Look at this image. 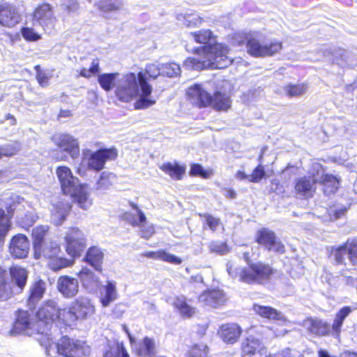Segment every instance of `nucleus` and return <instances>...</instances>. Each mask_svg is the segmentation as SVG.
Wrapping results in <instances>:
<instances>
[{
    "instance_id": "34",
    "label": "nucleus",
    "mask_w": 357,
    "mask_h": 357,
    "mask_svg": "<svg viewBox=\"0 0 357 357\" xmlns=\"http://www.w3.org/2000/svg\"><path fill=\"white\" fill-rule=\"evenodd\" d=\"M34 252L35 257L37 259L43 256L50 259L59 255L60 247L56 242L47 241L40 245V250H34Z\"/></svg>"
},
{
    "instance_id": "61",
    "label": "nucleus",
    "mask_w": 357,
    "mask_h": 357,
    "mask_svg": "<svg viewBox=\"0 0 357 357\" xmlns=\"http://www.w3.org/2000/svg\"><path fill=\"white\" fill-rule=\"evenodd\" d=\"M35 70L36 71V79L38 84L43 87L47 86L49 84L50 76L42 70L39 66H35Z\"/></svg>"
},
{
    "instance_id": "41",
    "label": "nucleus",
    "mask_w": 357,
    "mask_h": 357,
    "mask_svg": "<svg viewBox=\"0 0 357 357\" xmlns=\"http://www.w3.org/2000/svg\"><path fill=\"white\" fill-rule=\"evenodd\" d=\"M351 312V309L349 307H344L337 312L331 326L332 333L334 336L340 335L343 322Z\"/></svg>"
},
{
    "instance_id": "51",
    "label": "nucleus",
    "mask_w": 357,
    "mask_h": 357,
    "mask_svg": "<svg viewBox=\"0 0 357 357\" xmlns=\"http://www.w3.org/2000/svg\"><path fill=\"white\" fill-rule=\"evenodd\" d=\"M181 68L175 63H167L162 64V75L169 77H174L179 75Z\"/></svg>"
},
{
    "instance_id": "10",
    "label": "nucleus",
    "mask_w": 357,
    "mask_h": 357,
    "mask_svg": "<svg viewBox=\"0 0 357 357\" xmlns=\"http://www.w3.org/2000/svg\"><path fill=\"white\" fill-rule=\"evenodd\" d=\"M116 156L115 149H100L93 153L89 151L84 152V159H88L89 167L96 171L102 169L107 160H114Z\"/></svg>"
},
{
    "instance_id": "38",
    "label": "nucleus",
    "mask_w": 357,
    "mask_h": 357,
    "mask_svg": "<svg viewBox=\"0 0 357 357\" xmlns=\"http://www.w3.org/2000/svg\"><path fill=\"white\" fill-rule=\"evenodd\" d=\"M142 255L148 258L160 259L174 264H180L182 262V259L180 257L162 250H158L157 252H146Z\"/></svg>"
},
{
    "instance_id": "50",
    "label": "nucleus",
    "mask_w": 357,
    "mask_h": 357,
    "mask_svg": "<svg viewBox=\"0 0 357 357\" xmlns=\"http://www.w3.org/2000/svg\"><path fill=\"white\" fill-rule=\"evenodd\" d=\"M10 221L6 215L5 211L0 208V242L3 241L10 228Z\"/></svg>"
},
{
    "instance_id": "43",
    "label": "nucleus",
    "mask_w": 357,
    "mask_h": 357,
    "mask_svg": "<svg viewBox=\"0 0 357 357\" xmlns=\"http://www.w3.org/2000/svg\"><path fill=\"white\" fill-rule=\"evenodd\" d=\"M119 76V73H104L98 76V81L105 91H109L114 86H116L115 81H117Z\"/></svg>"
},
{
    "instance_id": "32",
    "label": "nucleus",
    "mask_w": 357,
    "mask_h": 357,
    "mask_svg": "<svg viewBox=\"0 0 357 357\" xmlns=\"http://www.w3.org/2000/svg\"><path fill=\"white\" fill-rule=\"evenodd\" d=\"M231 101L227 93L215 91L213 96H211L208 106L218 111H227L231 107Z\"/></svg>"
},
{
    "instance_id": "37",
    "label": "nucleus",
    "mask_w": 357,
    "mask_h": 357,
    "mask_svg": "<svg viewBox=\"0 0 357 357\" xmlns=\"http://www.w3.org/2000/svg\"><path fill=\"white\" fill-rule=\"evenodd\" d=\"M70 196L74 197L79 206L83 209H88L92 204V201L89 197V192L86 185L79 186Z\"/></svg>"
},
{
    "instance_id": "46",
    "label": "nucleus",
    "mask_w": 357,
    "mask_h": 357,
    "mask_svg": "<svg viewBox=\"0 0 357 357\" xmlns=\"http://www.w3.org/2000/svg\"><path fill=\"white\" fill-rule=\"evenodd\" d=\"M115 176L108 172H102L96 183L97 190H106L112 185Z\"/></svg>"
},
{
    "instance_id": "29",
    "label": "nucleus",
    "mask_w": 357,
    "mask_h": 357,
    "mask_svg": "<svg viewBox=\"0 0 357 357\" xmlns=\"http://www.w3.org/2000/svg\"><path fill=\"white\" fill-rule=\"evenodd\" d=\"M103 258L104 254L102 250L98 247L93 246L87 250L84 260L96 270L101 271Z\"/></svg>"
},
{
    "instance_id": "27",
    "label": "nucleus",
    "mask_w": 357,
    "mask_h": 357,
    "mask_svg": "<svg viewBox=\"0 0 357 357\" xmlns=\"http://www.w3.org/2000/svg\"><path fill=\"white\" fill-rule=\"evenodd\" d=\"M100 294V303L102 307H108L118 297L116 282L107 281V284L102 287Z\"/></svg>"
},
{
    "instance_id": "60",
    "label": "nucleus",
    "mask_w": 357,
    "mask_h": 357,
    "mask_svg": "<svg viewBox=\"0 0 357 357\" xmlns=\"http://www.w3.org/2000/svg\"><path fill=\"white\" fill-rule=\"evenodd\" d=\"M18 148L13 144L0 146V159L2 157H10L17 153Z\"/></svg>"
},
{
    "instance_id": "58",
    "label": "nucleus",
    "mask_w": 357,
    "mask_h": 357,
    "mask_svg": "<svg viewBox=\"0 0 357 357\" xmlns=\"http://www.w3.org/2000/svg\"><path fill=\"white\" fill-rule=\"evenodd\" d=\"M22 35L28 41H37L41 38V36L36 33L33 29L24 27L22 29Z\"/></svg>"
},
{
    "instance_id": "52",
    "label": "nucleus",
    "mask_w": 357,
    "mask_h": 357,
    "mask_svg": "<svg viewBox=\"0 0 357 357\" xmlns=\"http://www.w3.org/2000/svg\"><path fill=\"white\" fill-rule=\"evenodd\" d=\"M69 265L70 261L68 259L59 257L58 255L51 258L48 262V266L54 271L60 270L68 266Z\"/></svg>"
},
{
    "instance_id": "36",
    "label": "nucleus",
    "mask_w": 357,
    "mask_h": 357,
    "mask_svg": "<svg viewBox=\"0 0 357 357\" xmlns=\"http://www.w3.org/2000/svg\"><path fill=\"white\" fill-rule=\"evenodd\" d=\"M10 275L13 282L15 283L18 290L21 291L25 287L28 278V272L20 266L10 268Z\"/></svg>"
},
{
    "instance_id": "9",
    "label": "nucleus",
    "mask_w": 357,
    "mask_h": 357,
    "mask_svg": "<svg viewBox=\"0 0 357 357\" xmlns=\"http://www.w3.org/2000/svg\"><path fill=\"white\" fill-rule=\"evenodd\" d=\"M133 208L132 213H125V219L132 226L139 227L141 236L149 238L154 234V228L152 225H148L146 222V216L144 213L133 203L130 204Z\"/></svg>"
},
{
    "instance_id": "64",
    "label": "nucleus",
    "mask_w": 357,
    "mask_h": 357,
    "mask_svg": "<svg viewBox=\"0 0 357 357\" xmlns=\"http://www.w3.org/2000/svg\"><path fill=\"white\" fill-rule=\"evenodd\" d=\"M146 71L151 77L155 79L162 75V64L149 63L146 66Z\"/></svg>"
},
{
    "instance_id": "44",
    "label": "nucleus",
    "mask_w": 357,
    "mask_h": 357,
    "mask_svg": "<svg viewBox=\"0 0 357 357\" xmlns=\"http://www.w3.org/2000/svg\"><path fill=\"white\" fill-rule=\"evenodd\" d=\"M307 90V86L304 83L289 84L283 86L284 93L289 98L301 96L305 93Z\"/></svg>"
},
{
    "instance_id": "53",
    "label": "nucleus",
    "mask_w": 357,
    "mask_h": 357,
    "mask_svg": "<svg viewBox=\"0 0 357 357\" xmlns=\"http://www.w3.org/2000/svg\"><path fill=\"white\" fill-rule=\"evenodd\" d=\"M193 39L199 43L206 44L212 38V32L210 30L204 29L191 33Z\"/></svg>"
},
{
    "instance_id": "20",
    "label": "nucleus",
    "mask_w": 357,
    "mask_h": 357,
    "mask_svg": "<svg viewBox=\"0 0 357 357\" xmlns=\"http://www.w3.org/2000/svg\"><path fill=\"white\" fill-rule=\"evenodd\" d=\"M314 175H317V173L313 172L312 176H303L296 181L294 188L299 197L307 199L314 195L316 190L315 184L317 183L314 181Z\"/></svg>"
},
{
    "instance_id": "55",
    "label": "nucleus",
    "mask_w": 357,
    "mask_h": 357,
    "mask_svg": "<svg viewBox=\"0 0 357 357\" xmlns=\"http://www.w3.org/2000/svg\"><path fill=\"white\" fill-rule=\"evenodd\" d=\"M208 354V347L206 345L200 344L193 346L190 351V357H206Z\"/></svg>"
},
{
    "instance_id": "13",
    "label": "nucleus",
    "mask_w": 357,
    "mask_h": 357,
    "mask_svg": "<svg viewBox=\"0 0 357 357\" xmlns=\"http://www.w3.org/2000/svg\"><path fill=\"white\" fill-rule=\"evenodd\" d=\"M61 355L64 357H82L89 354L88 348L78 340L63 337L60 340Z\"/></svg>"
},
{
    "instance_id": "5",
    "label": "nucleus",
    "mask_w": 357,
    "mask_h": 357,
    "mask_svg": "<svg viewBox=\"0 0 357 357\" xmlns=\"http://www.w3.org/2000/svg\"><path fill=\"white\" fill-rule=\"evenodd\" d=\"M62 312L63 309H59L55 301H48L45 303L36 314L37 334L43 335L45 332L50 331L56 319L61 320Z\"/></svg>"
},
{
    "instance_id": "39",
    "label": "nucleus",
    "mask_w": 357,
    "mask_h": 357,
    "mask_svg": "<svg viewBox=\"0 0 357 357\" xmlns=\"http://www.w3.org/2000/svg\"><path fill=\"white\" fill-rule=\"evenodd\" d=\"M165 174L175 180L181 179L185 172V167L180 165L177 162H166L160 167Z\"/></svg>"
},
{
    "instance_id": "47",
    "label": "nucleus",
    "mask_w": 357,
    "mask_h": 357,
    "mask_svg": "<svg viewBox=\"0 0 357 357\" xmlns=\"http://www.w3.org/2000/svg\"><path fill=\"white\" fill-rule=\"evenodd\" d=\"M66 183H61V186L63 193L70 195L75 193L79 186L83 185L79 183V179L73 176V175L72 176V178L67 179Z\"/></svg>"
},
{
    "instance_id": "14",
    "label": "nucleus",
    "mask_w": 357,
    "mask_h": 357,
    "mask_svg": "<svg viewBox=\"0 0 357 357\" xmlns=\"http://www.w3.org/2000/svg\"><path fill=\"white\" fill-rule=\"evenodd\" d=\"M54 144L63 151L68 153L73 158H77L79 155V147L77 140L68 134H56L53 136Z\"/></svg>"
},
{
    "instance_id": "48",
    "label": "nucleus",
    "mask_w": 357,
    "mask_h": 357,
    "mask_svg": "<svg viewBox=\"0 0 357 357\" xmlns=\"http://www.w3.org/2000/svg\"><path fill=\"white\" fill-rule=\"evenodd\" d=\"M104 357H129L123 344L116 343L109 347V350L107 351Z\"/></svg>"
},
{
    "instance_id": "11",
    "label": "nucleus",
    "mask_w": 357,
    "mask_h": 357,
    "mask_svg": "<svg viewBox=\"0 0 357 357\" xmlns=\"http://www.w3.org/2000/svg\"><path fill=\"white\" fill-rule=\"evenodd\" d=\"M331 255L339 264H345L346 256L351 264H357V240L347 241L344 245L333 248Z\"/></svg>"
},
{
    "instance_id": "63",
    "label": "nucleus",
    "mask_w": 357,
    "mask_h": 357,
    "mask_svg": "<svg viewBox=\"0 0 357 357\" xmlns=\"http://www.w3.org/2000/svg\"><path fill=\"white\" fill-rule=\"evenodd\" d=\"M190 173L194 176L199 175L205 178H209L212 174L211 171H205L203 167L198 164H194L191 166Z\"/></svg>"
},
{
    "instance_id": "7",
    "label": "nucleus",
    "mask_w": 357,
    "mask_h": 357,
    "mask_svg": "<svg viewBox=\"0 0 357 357\" xmlns=\"http://www.w3.org/2000/svg\"><path fill=\"white\" fill-rule=\"evenodd\" d=\"M64 238L66 252L72 257L79 255L86 246L85 235L77 227L68 229Z\"/></svg>"
},
{
    "instance_id": "18",
    "label": "nucleus",
    "mask_w": 357,
    "mask_h": 357,
    "mask_svg": "<svg viewBox=\"0 0 357 357\" xmlns=\"http://www.w3.org/2000/svg\"><path fill=\"white\" fill-rule=\"evenodd\" d=\"M29 249V241L25 235L17 234L12 238L9 245V252L13 257L19 259L26 257Z\"/></svg>"
},
{
    "instance_id": "57",
    "label": "nucleus",
    "mask_w": 357,
    "mask_h": 357,
    "mask_svg": "<svg viewBox=\"0 0 357 357\" xmlns=\"http://www.w3.org/2000/svg\"><path fill=\"white\" fill-rule=\"evenodd\" d=\"M265 176L264 167L261 164H259L252 172L251 175H249V181L252 183H259Z\"/></svg>"
},
{
    "instance_id": "26",
    "label": "nucleus",
    "mask_w": 357,
    "mask_h": 357,
    "mask_svg": "<svg viewBox=\"0 0 357 357\" xmlns=\"http://www.w3.org/2000/svg\"><path fill=\"white\" fill-rule=\"evenodd\" d=\"M47 332H45L43 335L38 334L40 337H38V340L40 344L45 347L46 354L47 356L51 357H56L57 355H61V349H60V341L58 343H55L52 341L51 334Z\"/></svg>"
},
{
    "instance_id": "35",
    "label": "nucleus",
    "mask_w": 357,
    "mask_h": 357,
    "mask_svg": "<svg viewBox=\"0 0 357 357\" xmlns=\"http://www.w3.org/2000/svg\"><path fill=\"white\" fill-rule=\"evenodd\" d=\"M13 289L8 281L7 271L0 267V301H7L13 296Z\"/></svg>"
},
{
    "instance_id": "16",
    "label": "nucleus",
    "mask_w": 357,
    "mask_h": 357,
    "mask_svg": "<svg viewBox=\"0 0 357 357\" xmlns=\"http://www.w3.org/2000/svg\"><path fill=\"white\" fill-rule=\"evenodd\" d=\"M227 297L220 289H211L204 291L199 296V302L203 306L211 308L219 307L226 303Z\"/></svg>"
},
{
    "instance_id": "59",
    "label": "nucleus",
    "mask_w": 357,
    "mask_h": 357,
    "mask_svg": "<svg viewBox=\"0 0 357 357\" xmlns=\"http://www.w3.org/2000/svg\"><path fill=\"white\" fill-rule=\"evenodd\" d=\"M56 174L60 183H66V180L72 178L73 174L71 170L65 166L59 167L56 169Z\"/></svg>"
},
{
    "instance_id": "22",
    "label": "nucleus",
    "mask_w": 357,
    "mask_h": 357,
    "mask_svg": "<svg viewBox=\"0 0 357 357\" xmlns=\"http://www.w3.org/2000/svg\"><path fill=\"white\" fill-rule=\"evenodd\" d=\"M187 94L192 103L199 107H205L210 104L211 95L200 84L189 87Z\"/></svg>"
},
{
    "instance_id": "2",
    "label": "nucleus",
    "mask_w": 357,
    "mask_h": 357,
    "mask_svg": "<svg viewBox=\"0 0 357 357\" xmlns=\"http://www.w3.org/2000/svg\"><path fill=\"white\" fill-rule=\"evenodd\" d=\"M229 47L222 43L205 46L197 50V57L188 58L183 63L188 69L200 70L204 68H225L229 66L233 59L228 56Z\"/></svg>"
},
{
    "instance_id": "54",
    "label": "nucleus",
    "mask_w": 357,
    "mask_h": 357,
    "mask_svg": "<svg viewBox=\"0 0 357 357\" xmlns=\"http://www.w3.org/2000/svg\"><path fill=\"white\" fill-rule=\"evenodd\" d=\"M99 70V60L96 59L93 60L91 67L89 69L83 68L80 70L79 75L83 77L90 78L91 76L98 73Z\"/></svg>"
},
{
    "instance_id": "8",
    "label": "nucleus",
    "mask_w": 357,
    "mask_h": 357,
    "mask_svg": "<svg viewBox=\"0 0 357 357\" xmlns=\"http://www.w3.org/2000/svg\"><path fill=\"white\" fill-rule=\"evenodd\" d=\"M33 19L47 32H51L54 29L57 22L52 6L46 3L38 6L35 9Z\"/></svg>"
},
{
    "instance_id": "21",
    "label": "nucleus",
    "mask_w": 357,
    "mask_h": 357,
    "mask_svg": "<svg viewBox=\"0 0 357 357\" xmlns=\"http://www.w3.org/2000/svg\"><path fill=\"white\" fill-rule=\"evenodd\" d=\"M300 325L309 333L318 336L326 335L331 331L329 324L318 318H307Z\"/></svg>"
},
{
    "instance_id": "30",
    "label": "nucleus",
    "mask_w": 357,
    "mask_h": 357,
    "mask_svg": "<svg viewBox=\"0 0 357 357\" xmlns=\"http://www.w3.org/2000/svg\"><path fill=\"white\" fill-rule=\"evenodd\" d=\"M253 310L257 314L262 317L281 322L286 321L285 317L281 312L271 307L255 304L253 305Z\"/></svg>"
},
{
    "instance_id": "6",
    "label": "nucleus",
    "mask_w": 357,
    "mask_h": 357,
    "mask_svg": "<svg viewBox=\"0 0 357 357\" xmlns=\"http://www.w3.org/2000/svg\"><path fill=\"white\" fill-rule=\"evenodd\" d=\"M247 51L248 54L255 57H264L272 56L279 52L282 48V43L280 41L273 40L267 44H261L259 40L258 33H250L247 43Z\"/></svg>"
},
{
    "instance_id": "33",
    "label": "nucleus",
    "mask_w": 357,
    "mask_h": 357,
    "mask_svg": "<svg viewBox=\"0 0 357 357\" xmlns=\"http://www.w3.org/2000/svg\"><path fill=\"white\" fill-rule=\"evenodd\" d=\"M135 351L141 356H153L156 352V344L153 338L145 337L135 347Z\"/></svg>"
},
{
    "instance_id": "4",
    "label": "nucleus",
    "mask_w": 357,
    "mask_h": 357,
    "mask_svg": "<svg viewBox=\"0 0 357 357\" xmlns=\"http://www.w3.org/2000/svg\"><path fill=\"white\" fill-rule=\"evenodd\" d=\"M95 306L86 297H79L74 301L69 308L63 309L61 312V321L70 325L78 319H86L95 313Z\"/></svg>"
},
{
    "instance_id": "42",
    "label": "nucleus",
    "mask_w": 357,
    "mask_h": 357,
    "mask_svg": "<svg viewBox=\"0 0 357 357\" xmlns=\"http://www.w3.org/2000/svg\"><path fill=\"white\" fill-rule=\"evenodd\" d=\"M79 277L86 288L93 289L98 287V277L89 269L82 268L79 273Z\"/></svg>"
},
{
    "instance_id": "12",
    "label": "nucleus",
    "mask_w": 357,
    "mask_h": 357,
    "mask_svg": "<svg viewBox=\"0 0 357 357\" xmlns=\"http://www.w3.org/2000/svg\"><path fill=\"white\" fill-rule=\"evenodd\" d=\"M22 20V16L15 5L5 2L0 4V25L13 28Z\"/></svg>"
},
{
    "instance_id": "49",
    "label": "nucleus",
    "mask_w": 357,
    "mask_h": 357,
    "mask_svg": "<svg viewBox=\"0 0 357 357\" xmlns=\"http://www.w3.org/2000/svg\"><path fill=\"white\" fill-rule=\"evenodd\" d=\"M177 19L182 21L183 24L187 26H194L201 23V17L195 13L179 14Z\"/></svg>"
},
{
    "instance_id": "15",
    "label": "nucleus",
    "mask_w": 357,
    "mask_h": 357,
    "mask_svg": "<svg viewBox=\"0 0 357 357\" xmlns=\"http://www.w3.org/2000/svg\"><path fill=\"white\" fill-rule=\"evenodd\" d=\"M313 171H316L317 175H314V181L321 183L324 186V194L330 195L336 192L339 188V181L332 174H325L320 165H314Z\"/></svg>"
},
{
    "instance_id": "25",
    "label": "nucleus",
    "mask_w": 357,
    "mask_h": 357,
    "mask_svg": "<svg viewBox=\"0 0 357 357\" xmlns=\"http://www.w3.org/2000/svg\"><path fill=\"white\" fill-rule=\"evenodd\" d=\"M68 202H59L52 205L51 220L56 225H61L70 211Z\"/></svg>"
},
{
    "instance_id": "19",
    "label": "nucleus",
    "mask_w": 357,
    "mask_h": 357,
    "mask_svg": "<svg viewBox=\"0 0 357 357\" xmlns=\"http://www.w3.org/2000/svg\"><path fill=\"white\" fill-rule=\"evenodd\" d=\"M257 241L269 250L279 253L284 252V246L276 239L275 234L267 229H263L258 231Z\"/></svg>"
},
{
    "instance_id": "3",
    "label": "nucleus",
    "mask_w": 357,
    "mask_h": 357,
    "mask_svg": "<svg viewBox=\"0 0 357 357\" xmlns=\"http://www.w3.org/2000/svg\"><path fill=\"white\" fill-rule=\"evenodd\" d=\"M227 271L233 278L248 284H264L268 282L273 274V269L261 261L251 262L247 267H237L232 262L227 264Z\"/></svg>"
},
{
    "instance_id": "45",
    "label": "nucleus",
    "mask_w": 357,
    "mask_h": 357,
    "mask_svg": "<svg viewBox=\"0 0 357 357\" xmlns=\"http://www.w3.org/2000/svg\"><path fill=\"white\" fill-rule=\"evenodd\" d=\"M47 230V226L44 225L36 227L33 229L32 236L34 250H40V245H43L45 241H47V240L45 238Z\"/></svg>"
},
{
    "instance_id": "62",
    "label": "nucleus",
    "mask_w": 357,
    "mask_h": 357,
    "mask_svg": "<svg viewBox=\"0 0 357 357\" xmlns=\"http://www.w3.org/2000/svg\"><path fill=\"white\" fill-rule=\"evenodd\" d=\"M211 252L225 255L228 252V248L225 243L213 241L209 244Z\"/></svg>"
},
{
    "instance_id": "28",
    "label": "nucleus",
    "mask_w": 357,
    "mask_h": 357,
    "mask_svg": "<svg viewBox=\"0 0 357 357\" xmlns=\"http://www.w3.org/2000/svg\"><path fill=\"white\" fill-rule=\"evenodd\" d=\"M265 349L262 342L252 337L249 336L241 344V352L243 356H250L256 352L261 353Z\"/></svg>"
},
{
    "instance_id": "17",
    "label": "nucleus",
    "mask_w": 357,
    "mask_h": 357,
    "mask_svg": "<svg viewBox=\"0 0 357 357\" xmlns=\"http://www.w3.org/2000/svg\"><path fill=\"white\" fill-rule=\"evenodd\" d=\"M36 321H33L30 314L27 311H19L17 319L14 324L13 332L16 333H24L27 335L37 333Z\"/></svg>"
},
{
    "instance_id": "31",
    "label": "nucleus",
    "mask_w": 357,
    "mask_h": 357,
    "mask_svg": "<svg viewBox=\"0 0 357 357\" xmlns=\"http://www.w3.org/2000/svg\"><path fill=\"white\" fill-rule=\"evenodd\" d=\"M46 289V284L44 281L39 280L33 283L29 289V297L28 305L30 308L34 307L35 305L42 298Z\"/></svg>"
},
{
    "instance_id": "40",
    "label": "nucleus",
    "mask_w": 357,
    "mask_h": 357,
    "mask_svg": "<svg viewBox=\"0 0 357 357\" xmlns=\"http://www.w3.org/2000/svg\"><path fill=\"white\" fill-rule=\"evenodd\" d=\"M122 0H98L96 6L103 13H114L121 10L123 7Z\"/></svg>"
},
{
    "instance_id": "1",
    "label": "nucleus",
    "mask_w": 357,
    "mask_h": 357,
    "mask_svg": "<svg viewBox=\"0 0 357 357\" xmlns=\"http://www.w3.org/2000/svg\"><path fill=\"white\" fill-rule=\"evenodd\" d=\"M139 86L142 93L139 98L135 102V109H144L156 102L152 98V86L146 82L142 72L137 75L133 73L123 75L116 83L115 95L119 100L129 102L139 95Z\"/></svg>"
},
{
    "instance_id": "23",
    "label": "nucleus",
    "mask_w": 357,
    "mask_h": 357,
    "mask_svg": "<svg viewBox=\"0 0 357 357\" xmlns=\"http://www.w3.org/2000/svg\"><path fill=\"white\" fill-rule=\"evenodd\" d=\"M57 289L63 296L74 297L78 293V280L67 275L61 276L57 281Z\"/></svg>"
},
{
    "instance_id": "24",
    "label": "nucleus",
    "mask_w": 357,
    "mask_h": 357,
    "mask_svg": "<svg viewBox=\"0 0 357 357\" xmlns=\"http://www.w3.org/2000/svg\"><path fill=\"white\" fill-rule=\"evenodd\" d=\"M241 332V328L236 324L231 323L223 324L218 331V334L225 342L234 344L239 338Z\"/></svg>"
},
{
    "instance_id": "56",
    "label": "nucleus",
    "mask_w": 357,
    "mask_h": 357,
    "mask_svg": "<svg viewBox=\"0 0 357 357\" xmlns=\"http://www.w3.org/2000/svg\"><path fill=\"white\" fill-rule=\"evenodd\" d=\"M244 33V32H239V33H235L232 35L231 42L234 45L236 46H241L242 45H244L245 43L246 44L248 43V41L249 40L250 33Z\"/></svg>"
}]
</instances>
